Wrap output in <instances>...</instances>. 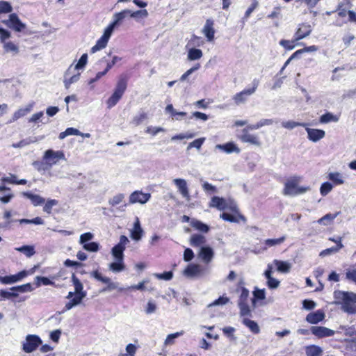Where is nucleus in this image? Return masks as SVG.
<instances>
[{
  "mask_svg": "<svg viewBox=\"0 0 356 356\" xmlns=\"http://www.w3.org/2000/svg\"><path fill=\"white\" fill-rule=\"evenodd\" d=\"M325 318V313L318 309L316 312H311L307 314L306 317V321L312 324H316L321 321H322Z\"/></svg>",
  "mask_w": 356,
  "mask_h": 356,
  "instance_id": "obj_21",
  "label": "nucleus"
},
{
  "mask_svg": "<svg viewBox=\"0 0 356 356\" xmlns=\"http://www.w3.org/2000/svg\"><path fill=\"white\" fill-rule=\"evenodd\" d=\"M191 225L195 229L203 233H207L209 231V227L207 225L197 220H192L191 222Z\"/></svg>",
  "mask_w": 356,
  "mask_h": 356,
  "instance_id": "obj_39",
  "label": "nucleus"
},
{
  "mask_svg": "<svg viewBox=\"0 0 356 356\" xmlns=\"http://www.w3.org/2000/svg\"><path fill=\"white\" fill-rule=\"evenodd\" d=\"M312 31L310 25L305 24H301L294 34V40L299 41L306 38L311 33Z\"/></svg>",
  "mask_w": 356,
  "mask_h": 356,
  "instance_id": "obj_19",
  "label": "nucleus"
},
{
  "mask_svg": "<svg viewBox=\"0 0 356 356\" xmlns=\"http://www.w3.org/2000/svg\"><path fill=\"white\" fill-rule=\"evenodd\" d=\"M131 10L125 9L121 12L117 13L113 15V24L117 26L121 24V22L127 17L130 16Z\"/></svg>",
  "mask_w": 356,
  "mask_h": 356,
  "instance_id": "obj_26",
  "label": "nucleus"
},
{
  "mask_svg": "<svg viewBox=\"0 0 356 356\" xmlns=\"http://www.w3.org/2000/svg\"><path fill=\"white\" fill-rule=\"evenodd\" d=\"M311 333L318 339H322L333 336L335 332L323 326H312L311 327Z\"/></svg>",
  "mask_w": 356,
  "mask_h": 356,
  "instance_id": "obj_13",
  "label": "nucleus"
},
{
  "mask_svg": "<svg viewBox=\"0 0 356 356\" xmlns=\"http://www.w3.org/2000/svg\"><path fill=\"white\" fill-rule=\"evenodd\" d=\"M126 353H120L118 356H135V354L137 350V347L136 345L133 343H129L127 345L126 348Z\"/></svg>",
  "mask_w": 356,
  "mask_h": 356,
  "instance_id": "obj_51",
  "label": "nucleus"
},
{
  "mask_svg": "<svg viewBox=\"0 0 356 356\" xmlns=\"http://www.w3.org/2000/svg\"><path fill=\"white\" fill-rule=\"evenodd\" d=\"M220 218H222L225 221L231 222H238V218L241 220H242L243 222L246 221L245 218L241 214L238 215V217H236L229 213L224 212L222 214H220Z\"/></svg>",
  "mask_w": 356,
  "mask_h": 356,
  "instance_id": "obj_38",
  "label": "nucleus"
},
{
  "mask_svg": "<svg viewBox=\"0 0 356 356\" xmlns=\"http://www.w3.org/2000/svg\"><path fill=\"white\" fill-rule=\"evenodd\" d=\"M64 153L61 151H54L53 149H48L44 152L43 159L47 164L51 166L56 164L59 160L64 159Z\"/></svg>",
  "mask_w": 356,
  "mask_h": 356,
  "instance_id": "obj_9",
  "label": "nucleus"
},
{
  "mask_svg": "<svg viewBox=\"0 0 356 356\" xmlns=\"http://www.w3.org/2000/svg\"><path fill=\"white\" fill-rule=\"evenodd\" d=\"M295 42L294 39L293 40H281L279 43L286 50H292L295 47Z\"/></svg>",
  "mask_w": 356,
  "mask_h": 356,
  "instance_id": "obj_63",
  "label": "nucleus"
},
{
  "mask_svg": "<svg viewBox=\"0 0 356 356\" xmlns=\"http://www.w3.org/2000/svg\"><path fill=\"white\" fill-rule=\"evenodd\" d=\"M305 353L307 356H321L323 350L318 346L310 345L305 347Z\"/></svg>",
  "mask_w": 356,
  "mask_h": 356,
  "instance_id": "obj_31",
  "label": "nucleus"
},
{
  "mask_svg": "<svg viewBox=\"0 0 356 356\" xmlns=\"http://www.w3.org/2000/svg\"><path fill=\"white\" fill-rule=\"evenodd\" d=\"M238 138L243 143H247L257 146H260L261 142L259 136L254 134H251L247 131L246 129H242Z\"/></svg>",
  "mask_w": 356,
  "mask_h": 356,
  "instance_id": "obj_14",
  "label": "nucleus"
},
{
  "mask_svg": "<svg viewBox=\"0 0 356 356\" xmlns=\"http://www.w3.org/2000/svg\"><path fill=\"white\" fill-rule=\"evenodd\" d=\"M198 256L204 263L209 264L214 257V251L209 246H202L200 248Z\"/></svg>",
  "mask_w": 356,
  "mask_h": 356,
  "instance_id": "obj_16",
  "label": "nucleus"
},
{
  "mask_svg": "<svg viewBox=\"0 0 356 356\" xmlns=\"http://www.w3.org/2000/svg\"><path fill=\"white\" fill-rule=\"evenodd\" d=\"M115 26L111 23L104 30L102 36L97 41L96 44L91 48L90 52L94 54L105 48L107 45L109 38H111Z\"/></svg>",
  "mask_w": 356,
  "mask_h": 356,
  "instance_id": "obj_5",
  "label": "nucleus"
},
{
  "mask_svg": "<svg viewBox=\"0 0 356 356\" xmlns=\"http://www.w3.org/2000/svg\"><path fill=\"white\" fill-rule=\"evenodd\" d=\"M72 282L74 286L75 293H83L87 295L86 291L83 290V284L74 274L72 275Z\"/></svg>",
  "mask_w": 356,
  "mask_h": 356,
  "instance_id": "obj_33",
  "label": "nucleus"
},
{
  "mask_svg": "<svg viewBox=\"0 0 356 356\" xmlns=\"http://www.w3.org/2000/svg\"><path fill=\"white\" fill-rule=\"evenodd\" d=\"M286 239V236H283L279 238H268L264 241L265 247L264 250H267L268 248L276 246L282 244Z\"/></svg>",
  "mask_w": 356,
  "mask_h": 356,
  "instance_id": "obj_35",
  "label": "nucleus"
},
{
  "mask_svg": "<svg viewBox=\"0 0 356 356\" xmlns=\"http://www.w3.org/2000/svg\"><path fill=\"white\" fill-rule=\"evenodd\" d=\"M265 298V289H259L257 287H255L253 291V298L252 299V306L255 307L257 300H264Z\"/></svg>",
  "mask_w": 356,
  "mask_h": 356,
  "instance_id": "obj_37",
  "label": "nucleus"
},
{
  "mask_svg": "<svg viewBox=\"0 0 356 356\" xmlns=\"http://www.w3.org/2000/svg\"><path fill=\"white\" fill-rule=\"evenodd\" d=\"M216 149H220L227 154L236 152L238 154L240 149L233 142H229L225 144H218L216 145Z\"/></svg>",
  "mask_w": 356,
  "mask_h": 356,
  "instance_id": "obj_23",
  "label": "nucleus"
},
{
  "mask_svg": "<svg viewBox=\"0 0 356 356\" xmlns=\"http://www.w3.org/2000/svg\"><path fill=\"white\" fill-rule=\"evenodd\" d=\"M86 297V295L83 293H75V296L72 298L68 302L66 303L64 309L62 312L70 310L74 307L80 305L83 298Z\"/></svg>",
  "mask_w": 356,
  "mask_h": 356,
  "instance_id": "obj_24",
  "label": "nucleus"
},
{
  "mask_svg": "<svg viewBox=\"0 0 356 356\" xmlns=\"http://www.w3.org/2000/svg\"><path fill=\"white\" fill-rule=\"evenodd\" d=\"M87 62L88 54H83L81 56L80 59L79 60L78 63L75 65V66H73V69H74L75 70H83L86 67Z\"/></svg>",
  "mask_w": 356,
  "mask_h": 356,
  "instance_id": "obj_48",
  "label": "nucleus"
},
{
  "mask_svg": "<svg viewBox=\"0 0 356 356\" xmlns=\"http://www.w3.org/2000/svg\"><path fill=\"white\" fill-rule=\"evenodd\" d=\"M259 80L254 79L252 83V87L251 88L244 89L241 92L234 95L232 99L234 101L235 104L236 105H239L241 104L245 103L246 101L248 100V97L253 95L259 86Z\"/></svg>",
  "mask_w": 356,
  "mask_h": 356,
  "instance_id": "obj_6",
  "label": "nucleus"
},
{
  "mask_svg": "<svg viewBox=\"0 0 356 356\" xmlns=\"http://www.w3.org/2000/svg\"><path fill=\"white\" fill-rule=\"evenodd\" d=\"M206 243V238L201 234H195L191 236L190 244L193 247H199Z\"/></svg>",
  "mask_w": 356,
  "mask_h": 356,
  "instance_id": "obj_29",
  "label": "nucleus"
},
{
  "mask_svg": "<svg viewBox=\"0 0 356 356\" xmlns=\"http://www.w3.org/2000/svg\"><path fill=\"white\" fill-rule=\"evenodd\" d=\"M143 232V231L140 227L139 220L137 218L136 221L134 222V228L131 232V237L135 241H139L142 238Z\"/></svg>",
  "mask_w": 356,
  "mask_h": 356,
  "instance_id": "obj_28",
  "label": "nucleus"
},
{
  "mask_svg": "<svg viewBox=\"0 0 356 356\" xmlns=\"http://www.w3.org/2000/svg\"><path fill=\"white\" fill-rule=\"evenodd\" d=\"M13 10V7L8 1H0V13H9Z\"/></svg>",
  "mask_w": 356,
  "mask_h": 356,
  "instance_id": "obj_54",
  "label": "nucleus"
},
{
  "mask_svg": "<svg viewBox=\"0 0 356 356\" xmlns=\"http://www.w3.org/2000/svg\"><path fill=\"white\" fill-rule=\"evenodd\" d=\"M10 291H15V293H25V292H31L33 291V288L30 283H27L25 284H22L20 286H13L10 289Z\"/></svg>",
  "mask_w": 356,
  "mask_h": 356,
  "instance_id": "obj_41",
  "label": "nucleus"
},
{
  "mask_svg": "<svg viewBox=\"0 0 356 356\" xmlns=\"http://www.w3.org/2000/svg\"><path fill=\"white\" fill-rule=\"evenodd\" d=\"M90 275L97 281L106 284V286L102 289L101 292L111 291L114 289H118V291L122 292L127 290V288L120 287L118 282H112L109 277L103 276L98 270L92 272Z\"/></svg>",
  "mask_w": 356,
  "mask_h": 356,
  "instance_id": "obj_4",
  "label": "nucleus"
},
{
  "mask_svg": "<svg viewBox=\"0 0 356 356\" xmlns=\"http://www.w3.org/2000/svg\"><path fill=\"white\" fill-rule=\"evenodd\" d=\"M241 293L239 296L238 304L248 303V299L249 294H250L249 290L248 289H246L245 287L241 286Z\"/></svg>",
  "mask_w": 356,
  "mask_h": 356,
  "instance_id": "obj_52",
  "label": "nucleus"
},
{
  "mask_svg": "<svg viewBox=\"0 0 356 356\" xmlns=\"http://www.w3.org/2000/svg\"><path fill=\"white\" fill-rule=\"evenodd\" d=\"M243 323L248 327L250 330L254 334H259L260 332V328L258 324L249 318H243Z\"/></svg>",
  "mask_w": 356,
  "mask_h": 356,
  "instance_id": "obj_36",
  "label": "nucleus"
},
{
  "mask_svg": "<svg viewBox=\"0 0 356 356\" xmlns=\"http://www.w3.org/2000/svg\"><path fill=\"white\" fill-rule=\"evenodd\" d=\"M37 140H38V139L36 138H34L33 139L31 138H26V139L22 140H20L17 143H13L12 145V146L14 148H21V147L26 146V145H29L31 143H35Z\"/></svg>",
  "mask_w": 356,
  "mask_h": 356,
  "instance_id": "obj_50",
  "label": "nucleus"
},
{
  "mask_svg": "<svg viewBox=\"0 0 356 356\" xmlns=\"http://www.w3.org/2000/svg\"><path fill=\"white\" fill-rule=\"evenodd\" d=\"M211 207H216L220 211L225 210L228 208V202L222 197L213 196L210 203Z\"/></svg>",
  "mask_w": 356,
  "mask_h": 356,
  "instance_id": "obj_25",
  "label": "nucleus"
},
{
  "mask_svg": "<svg viewBox=\"0 0 356 356\" xmlns=\"http://www.w3.org/2000/svg\"><path fill=\"white\" fill-rule=\"evenodd\" d=\"M58 204L56 200H48L43 207V211L47 213H51L52 207Z\"/></svg>",
  "mask_w": 356,
  "mask_h": 356,
  "instance_id": "obj_64",
  "label": "nucleus"
},
{
  "mask_svg": "<svg viewBox=\"0 0 356 356\" xmlns=\"http://www.w3.org/2000/svg\"><path fill=\"white\" fill-rule=\"evenodd\" d=\"M282 126L288 129H293L297 127H306L308 126L307 123L305 122H298L295 121H286L282 122Z\"/></svg>",
  "mask_w": 356,
  "mask_h": 356,
  "instance_id": "obj_43",
  "label": "nucleus"
},
{
  "mask_svg": "<svg viewBox=\"0 0 356 356\" xmlns=\"http://www.w3.org/2000/svg\"><path fill=\"white\" fill-rule=\"evenodd\" d=\"M42 340L37 335L29 334L26 341L23 343V350L25 353H30L34 351L40 344Z\"/></svg>",
  "mask_w": 356,
  "mask_h": 356,
  "instance_id": "obj_8",
  "label": "nucleus"
},
{
  "mask_svg": "<svg viewBox=\"0 0 356 356\" xmlns=\"http://www.w3.org/2000/svg\"><path fill=\"white\" fill-rule=\"evenodd\" d=\"M8 27L14 29L15 31L20 32L26 27V24L22 23L15 13H12L8 20L3 22Z\"/></svg>",
  "mask_w": 356,
  "mask_h": 356,
  "instance_id": "obj_11",
  "label": "nucleus"
},
{
  "mask_svg": "<svg viewBox=\"0 0 356 356\" xmlns=\"http://www.w3.org/2000/svg\"><path fill=\"white\" fill-rule=\"evenodd\" d=\"M214 21L209 18L206 20L205 24L202 29V33L207 38L208 42H212L214 40L216 31L214 29Z\"/></svg>",
  "mask_w": 356,
  "mask_h": 356,
  "instance_id": "obj_15",
  "label": "nucleus"
},
{
  "mask_svg": "<svg viewBox=\"0 0 356 356\" xmlns=\"http://www.w3.org/2000/svg\"><path fill=\"white\" fill-rule=\"evenodd\" d=\"M300 180L301 177L298 176L288 179L285 182L283 194L284 195L296 196L309 191L310 190L309 186H298V184Z\"/></svg>",
  "mask_w": 356,
  "mask_h": 356,
  "instance_id": "obj_3",
  "label": "nucleus"
},
{
  "mask_svg": "<svg viewBox=\"0 0 356 356\" xmlns=\"http://www.w3.org/2000/svg\"><path fill=\"white\" fill-rule=\"evenodd\" d=\"M333 186L330 182H324L321 184L320 188L321 194L323 196L327 195L332 189Z\"/></svg>",
  "mask_w": 356,
  "mask_h": 356,
  "instance_id": "obj_60",
  "label": "nucleus"
},
{
  "mask_svg": "<svg viewBox=\"0 0 356 356\" xmlns=\"http://www.w3.org/2000/svg\"><path fill=\"white\" fill-rule=\"evenodd\" d=\"M238 305L240 309L241 316H245L251 315V311L248 303H241L238 304Z\"/></svg>",
  "mask_w": 356,
  "mask_h": 356,
  "instance_id": "obj_58",
  "label": "nucleus"
},
{
  "mask_svg": "<svg viewBox=\"0 0 356 356\" xmlns=\"http://www.w3.org/2000/svg\"><path fill=\"white\" fill-rule=\"evenodd\" d=\"M129 243L128 238L122 235L120 237V241L111 250V254L115 259L124 260V251L126 245Z\"/></svg>",
  "mask_w": 356,
  "mask_h": 356,
  "instance_id": "obj_7",
  "label": "nucleus"
},
{
  "mask_svg": "<svg viewBox=\"0 0 356 356\" xmlns=\"http://www.w3.org/2000/svg\"><path fill=\"white\" fill-rule=\"evenodd\" d=\"M202 51L201 49L191 48L188 52V59L190 60H195L202 57Z\"/></svg>",
  "mask_w": 356,
  "mask_h": 356,
  "instance_id": "obj_42",
  "label": "nucleus"
},
{
  "mask_svg": "<svg viewBox=\"0 0 356 356\" xmlns=\"http://www.w3.org/2000/svg\"><path fill=\"white\" fill-rule=\"evenodd\" d=\"M147 114L142 111L140 113H139L138 115H136V116L134 117V118L132 119L131 123L134 125V126H138L139 124H140L144 120H145L147 119Z\"/></svg>",
  "mask_w": 356,
  "mask_h": 356,
  "instance_id": "obj_46",
  "label": "nucleus"
},
{
  "mask_svg": "<svg viewBox=\"0 0 356 356\" xmlns=\"http://www.w3.org/2000/svg\"><path fill=\"white\" fill-rule=\"evenodd\" d=\"M33 106L34 102H31L25 108H19L13 113L12 118L10 120V122H15L18 119L26 115L33 110Z\"/></svg>",
  "mask_w": 356,
  "mask_h": 356,
  "instance_id": "obj_20",
  "label": "nucleus"
},
{
  "mask_svg": "<svg viewBox=\"0 0 356 356\" xmlns=\"http://www.w3.org/2000/svg\"><path fill=\"white\" fill-rule=\"evenodd\" d=\"M35 284L37 287H39L41 284L47 286L54 284V282L50 280L48 277L37 276L35 278Z\"/></svg>",
  "mask_w": 356,
  "mask_h": 356,
  "instance_id": "obj_47",
  "label": "nucleus"
},
{
  "mask_svg": "<svg viewBox=\"0 0 356 356\" xmlns=\"http://www.w3.org/2000/svg\"><path fill=\"white\" fill-rule=\"evenodd\" d=\"M128 82V76L126 74H121L119 76L115 88L112 95L106 102L107 107L111 108L115 106L124 93Z\"/></svg>",
  "mask_w": 356,
  "mask_h": 356,
  "instance_id": "obj_2",
  "label": "nucleus"
},
{
  "mask_svg": "<svg viewBox=\"0 0 356 356\" xmlns=\"http://www.w3.org/2000/svg\"><path fill=\"white\" fill-rule=\"evenodd\" d=\"M339 213L340 212H337L335 213H327L321 218L318 220V222L321 225H328L337 217Z\"/></svg>",
  "mask_w": 356,
  "mask_h": 356,
  "instance_id": "obj_40",
  "label": "nucleus"
},
{
  "mask_svg": "<svg viewBox=\"0 0 356 356\" xmlns=\"http://www.w3.org/2000/svg\"><path fill=\"white\" fill-rule=\"evenodd\" d=\"M229 301V298L225 296H220L217 300H214L213 302L210 303L208 307H213L217 305H224L228 303Z\"/></svg>",
  "mask_w": 356,
  "mask_h": 356,
  "instance_id": "obj_61",
  "label": "nucleus"
},
{
  "mask_svg": "<svg viewBox=\"0 0 356 356\" xmlns=\"http://www.w3.org/2000/svg\"><path fill=\"white\" fill-rule=\"evenodd\" d=\"M3 44H4L3 48L6 51H7V52L12 51V52H15V54L18 53V51H19L18 47L17 45H15L13 42H4Z\"/></svg>",
  "mask_w": 356,
  "mask_h": 356,
  "instance_id": "obj_62",
  "label": "nucleus"
},
{
  "mask_svg": "<svg viewBox=\"0 0 356 356\" xmlns=\"http://www.w3.org/2000/svg\"><path fill=\"white\" fill-rule=\"evenodd\" d=\"M339 121V117L330 112H327L320 117L319 122L322 124H327L331 122H337Z\"/></svg>",
  "mask_w": 356,
  "mask_h": 356,
  "instance_id": "obj_34",
  "label": "nucleus"
},
{
  "mask_svg": "<svg viewBox=\"0 0 356 356\" xmlns=\"http://www.w3.org/2000/svg\"><path fill=\"white\" fill-rule=\"evenodd\" d=\"M172 181L177 187L178 191L181 195L187 200H189L190 195L186 181L184 179L177 178L174 179Z\"/></svg>",
  "mask_w": 356,
  "mask_h": 356,
  "instance_id": "obj_18",
  "label": "nucleus"
},
{
  "mask_svg": "<svg viewBox=\"0 0 356 356\" xmlns=\"http://www.w3.org/2000/svg\"><path fill=\"white\" fill-rule=\"evenodd\" d=\"M22 195L29 199L31 201V203L35 207L41 205L45 202L44 198L38 195L32 194L30 192H23Z\"/></svg>",
  "mask_w": 356,
  "mask_h": 356,
  "instance_id": "obj_27",
  "label": "nucleus"
},
{
  "mask_svg": "<svg viewBox=\"0 0 356 356\" xmlns=\"http://www.w3.org/2000/svg\"><path fill=\"white\" fill-rule=\"evenodd\" d=\"M273 263L276 266L277 270L281 273H287L291 268V264L287 261L275 259Z\"/></svg>",
  "mask_w": 356,
  "mask_h": 356,
  "instance_id": "obj_30",
  "label": "nucleus"
},
{
  "mask_svg": "<svg viewBox=\"0 0 356 356\" xmlns=\"http://www.w3.org/2000/svg\"><path fill=\"white\" fill-rule=\"evenodd\" d=\"M15 250L24 253L28 257H30L35 254L34 248L31 245H23L22 247L15 248Z\"/></svg>",
  "mask_w": 356,
  "mask_h": 356,
  "instance_id": "obj_45",
  "label": "nucleus"
},
{
  "mask_svg": "<svg viewBox=\"0 0 356 356\" xmlns=\"http://www.w3.org/2000/svg\"><path fill=\"white\" fill-rule=\"evenodd\" d=\"M203 268L198 264H190L184 271V275L193 277L202 274Z\"/></svg>",
  "mask_w": 356,
  "mask_h": 356,
  "instance_id": "obj_22",
  "label": "nucleus"
},
{
  "mask_svg": "<svg viewBox=\"0 0 356 356\" xmlns=\"http://www.w3.org/2000/svg\"><path fill=\"white\" fill-rule=\"evenodd\" d=\"M16 275H12L5 277L0 276V282L4 284H11L17 282Z\"/></svg>",
  "mask_w": 356,
  "mask_h": 356,
  "instance_id": "obj_53",
  "label": "nucleus"
},
{
  "mask_svg": "<svg viewBox=\"0 0 356 356\" xmlns=\"http://www.w3.org/2000/svg\"><path fill=\"white\" fill-rule=\"evenodd\" d=\"M204 141H205V138H200L195 139V140H193V142H191L188 144V145L187 147V149H190L193 147L200 149Z\"/></svg>",
  "mask_w": 356,
  "mask_h": 356,
  "instance_id": "obj_56",
  "label": "nucleus"
},
{
  "mask_svg": "<svg viewBox=\"0 0 356 356\" xmlns=\"http://www.w3.org/2000/svg\"><path fill=\"white\" fill-rule=\"evenodd\" d=\"M83 248L86 251L95 252L99 250V245L97 242H90L88 243H85Z\"/></svg>",
  "mask_w": 356,
  "mask_h": 356,
  "instance_id": "obj_55",
  "label": "nucleus"
},
{
  "mask_svg": "<svg viewBox=\"0 0 356 356\" xmlns=\"http://www.w3.org/2000/svg\"><path fill=\"white\" fill-rule=\"evenodd\" d=\"M334 298L336 305H341V309L348 314H356V293L348 291H335Z\"/></svg>",
  "mask_w": 356,
  "mask_h": 356,
  "instance_id": "obj_1",
  "label": "nucleus"
},
{
  "mask_svg": "<svg viewBox=\"0 0 356 356\" xmlns=\"http://www.w3.org/2000/svg\"><path fill=\"white\" fill-rule=\"evenodd\" d=\"M108 268L113 273H119L125 269V265L123 260L115 259V261L109 264Z\"/></svg>",
  "mask_w": 356,
  "mask_h": 356,
  "instance_id": "obj_32",
  "label": "nucleus"
},
{
  "mask_svg": "<svg viewBox=\"0 0 356 356\" xmlns=\"http://www.w3.org/2000/svg\"><path fill=\"white\" fill-rule=\"evenodd\" d=\"M124 195L122 194V193H119L115 196H113L112 198H111L109 200H108V203L111 206H116L119 204H120L122 200H124Z\"/></svg>",
  "mask_w": 356,
  "mask_h": 356,
  "instance_id": "obj_57",
  "label": "nucleus"
},
{
  "mask_svg": "<svg viewBox=\"0 0 356 356\" xmlns=\"http://www.w3.org/2000/svg\"><path fill=\"white\" fill-rule=\"evenodd\" d=\"M343 248V245L341 243V238H339V244L335 247H332L330 248H327L323 250L321 253V256H326L332 253L337 252L340 249Z\"/></svg>",
  "mask_w": 356,
  "mask_h": 356,
  "instance_id": "obj_44",
  "label": "nucleus"
},
{
  "mask_svg": "<svg viewBox=\"0 0 356 356\" xmlns=\"http://www.w3.org/2000/svg\"><path fill=\"white\" fill-rule=\"evenodd\" d=\"M75 70L73 69V65H71L64 74V86L68 89L72 83L77 82L80 78V73L74 74Z\"/></svg>",
  "mask_w": 356,
  "mask_h": 356,
  "instance_id": "obj_10",
  "label": "nucleus"
},
{
  "mask_svg": "<svg viewBox=\"0 0 356 356\" xmlns=\"http://www.w3.org/2000/svg\"><path fill=\"white\" fill-rule=\"evenodd\" d=\"M307 133V138L309 140L316 143L321 139L323 138L325 136V131L318 129H312L307 127H305Z\"/></svg>",
  "mask_w": 356,
  "mask_h": 356,
  "instance_id": "obj_17",
  "label": "nucleus"
},
{
  "mask_svg": "<svg viewBox=\"0 0 356 356\" xmlns=\"http://www.w3.org/2000/svg\"><path fill=\"white\" fill-rule=\"evenodd\" d=\"M151 198V194L149 193H143L141 191H135L129 195L130 204H145Z\"/></svg>",
  "mask_w": 356,
  "mask_h": 356,
  "instance_id": "obj_12",
  "label": "nucleus"
},
{
  "mask_svg": "<svg viewBox=\"0 0 356 356\" xmlns=\"http://www.w3.org/2000/svg\"><path fill=\"white\" fill-rule=\"evenodd\" d=\"M154 276L159 280H170L173 277L172 271H165L163 273H154Z\"/></svg>",
  "mask_w": 356,
  "mask_h": 356,
  "instance_id": "obj_59",
  "label": "nucleus"
},
{
  "mask_svg": "<svg viewBox=\"0 0 356 356\" xmlns=\"http://www.w3.org/2000/svg\"><path fill=\"white\" fill-rule=\"evenodd\" d=\"M328 178L336 184H343L342 175L339 172H330L328 175Z\"/></svg>",
  "mask_w": 356,
  "mask_h": 356,
  "instance_id": "obj_49",
  "label": "nucleus"
}]
</instances>
